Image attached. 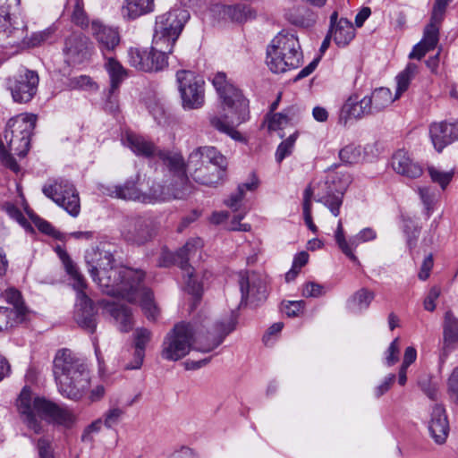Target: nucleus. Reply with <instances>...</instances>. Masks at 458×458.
Returning a JSON list of instances; mask_svg holds the SVG:
<instances>
[{
	"label": "nucleus",
	"mask_w": 458,
	"mask_h": 458,
	"mask_svg": "<svg viewBox=\"0 0 458 458\" xmlns=\"http://www.w3.org/2000/svg\"><path fill=\"white\" fill-rule=\"evenodd\" d=\"M88 271L101 291L129 302H140L148 319H155L157 307L152 292L143 285L145 273L140 269L117 266L111 251L89 250L85 254Z\"/></svg>",
	"instance_id": "1"
},
{
	"label": "nucleus",
	"mask_w": 458,
	"mask_h": 458,
	"mask_svg": "<svg viewBox=\"0 0 458 458\" xmlns=\"http://www.w3.org/2000/svg\"><path fill=\"white\" fill-rule=\"evenodd\" d=\"M53 371L58 391L64 397L79 401L89 392V370L84 360L71 350L62 349L56 352Z\"/></svg>",
	"instance_id": "2"
},
{
	"label": "nucleus",
	"mask_w": 458,
	"mask_h": 458,
	"mask_svg": "<svg viewBox=\"0 0 458 458\" xmlns=\"http://www.w3.org/2000/svg\"><path fill=\"white\" fill-rule=\"evenodd\" d=\"M17 407L23 417V422L35 434L42 432V425L34 411L48 423L70 427L75 421V415L67 407L60 406L44 397H36L32 400L30 390L27 387L22 389L17 400Z\"/></svg>",
	"instance_id": "3"
},
{
	"label": "nucleus",
	"mask_w": 458,
	"mask_h": 458,
	"mask_svg": "<svg viewBox=\"0 0 458 458\" xmlns=\"http://www.w3.org/2000/svg\"><path fill=\"white\" fill-rule=\"evenodd\" d=\"M213 85L224 105L235 114V122H229L227 116H213L210 118L211 125L217 131L225 133L233 140L243 141L242 134L234 129V123L240 124L249 116V101L243 97L242 91L227 81L224 72H217L213 79Z\"/></svg>",
	"instance_id": "4"
},
{
	"label": "nucleus",
	"mask_w": 458,
	"mask_h": 458,
	"mask_svg": "<svg viewBox=\"0 0 458 458\" xmlns=\"http://www.w3.org/2000/svg\"><path fill=\"white\" fill-rule=\"evenodd\" d=\"M187 165L194 182L211 187L224 180L228 163L216 148L203 146L196 148L189 155Z\"/></svg>",
	"instance_id": "5"
},
{
	"label": "nucleus",
	"mask_w": 458,
	"mask_h": 458,
	"mask_svg": "<svg viewBox=\"0 0 458 458\" xmlns=\"http://www.w3.org/2000/svg\"><path fill=\"white\" fill-rule=\"evenodd\" d=\"M126 141L128 147L138 156L158 157L173 174V182H177L179 186H187L191 189V192L192 191L193 187L186 173L188 165L181 153L157 149L152 142L136 134H128Z\"/></svg>",
	"instance_id": "6"
},
{
	"label": "nucleus",
	"mask_w": 458,
	"mask_h": 458,
	"mask_svg": "<svg viewBox=\"0 0 458 458\" xmlns=\"http://www.w3.org/2000/svg\"><path fill=\"white\" fill-rule=\"evenodd\" d=\"M273 43L267 50V64L273 72H285L299 67L302 54L297 38L293 35H279Z\"/></svg>",
	"instance_id": "7"
},
{
	"label": "nucleus",
	"mask_w": 458,
	"mask_h": 458,
	"mask_svg": "<svg viewBox=\"0 0 458 458\" xmlns=\"http://www.w3.org/2000/svg\"><path fill=\"white\" fill-rule=\"evenodd\" d=\"M190 18L188 11L174 9L156 18L153 39L156 49L162 51L173 47Z\"/></svg>",
	"instance_id": "8"
},
{
	"label": "nucleus",
	"mask_w": 458,
	"mask_h": 458,
	"mask_svg": "<svg viewBox=\"0 0 458 458\" xmlns=\"http://www.w3.org/2000/svg\"><path fill=\"white\" fill-rule=\"evenodd\" d=\"M201 248L202 241L200 238L191 239L175 254L165 253L161 264L165 267L172 263L179 266L182 270L187 291L194 295H199L201 285L194 274V268L188 262L200 251Z\"/></svg>",
	"instance_id": "9"
},
{
	"label": "nucleus",
	"mask_w": 458,
	"mask_h": 458,
	"mask_svg": "<svg viewBox=\"0 0 458 458\" xmlns=\"http://www.w3.org/2000/svg\"><path fill=\"white\" fill-rule=\"evenodd\" d=\"M196 332L189 323H178L165 336L161 356L163 359L176 361L185 357L194 344Z\"/></svg>",
	"instance_id": "10"
},
{
	"label": "nucleus",
	"mask_w": 458,
	"mask_h": 458,
	"mask_svg": "<svg viewBox=\"0 0 458 458\" xmlns=\"http://www.w3.org/2000/svg\"><path fill=\"white\" fill-rule=\"evenodd\" d=\"M352 182V176L347 172L329 171L326 180L320 184L323 195L318 199L337 216L343 204L344 194Z\"/></svg>",
	"instance_id": "11"
},
{
	"label": "nucleus",
	"mask_w": 458,
	"mask_h": 458,
	"mask_svg": "<svg viewBox=\"0 0 458 458\" xmlns=\"http://www.w3.org/2000/svg\"><path fill=\"white\" fill-rule=\"evenodd\" d=\"M158 231L157 221L146 216L126 217L121 224L122 238L132 245H144L152 241Z\"/></svg>",
	"instance_id": "12"
},
{
	"label": "nucleus",
	"mask_w": 458,
	"mask_h": 458,
	"mask_svg": "<svg viewBox=\"0 0 458 458\" xmlns=\"http://www.w3.org/2000/svg\"><path fill=\"white\" fill-rule=\"evenodd\" d=\"M178 89L183 108L197 109L205 101L204 80L194 72L181 70L176 72Z\"/></svg>",
	"instance_id": "13"
},
{
	"label": "nucleus",
	"mask_w": 458,
	"mask_h": 458,
	"mask_svg": "<svg viewBox=\"0 0 458 458\" xmlns=\"http://www.w3.org/2000/svg\"><path fill=\"white\" fill-rule=\"evenodd\" d=\"M418 66L415 64H408L406 68L397 75V89L395 97H392V92L387 88H379L375 89L369 97L370 102L371 111L373 115L382 112L394 100L407 90L411 79L417 73Z\"/></svg>",
	"instance_id": "14"
},
{
	"label": "nucleus",
	"mask_w": 458,
	"mask_h": 458,
	"mask_svg": "<svg viewBox=\"0 0 458 458\" xmlns=\"http://www.w3.org/2000/svg\"><path fill=\"white\" fill-rule=\"evenodd\" d=\"M44 195L63 208L73 217L81 211L79 192L75 186L67 180H60L53 184H45L42 188Z\"/></svg>",
	"instance_id": "15"
},
{
	"label": "nucleus",
	"mask_w": 458,
	"mask_h": 458,
	"mask_svg": "<svg viewBox=\"0 0 458 458\" xmlns=\"http://www.w3.org/2000/svg\"><path fill=\"white\" fill-rule=\"evenodd\" d=\"M164 47L162 51L156 49L154 40H152V46L149 50L130 48L128 51L129 63L137 70L143 72L162 71L167 67V55L173 51L166 47Z\"/></svg>",
	"instance_id": "16"
},
{
	"label": "nucleus",
	"mask_w": 458,
	"mask_h": 458,
	"mask_svg": "<svg viewBox=\"0 0 458 458\" xmlns=\"http://www.w3.org/2000/svg\"><path fill=\"white\" fill-rule=\"evenodd\" d=\"M239 284L242 293V303L244 301L253 307L264 302L267 297V278L256 272H241Z\"/></svg>",
	"instance_id": "17"
},
{
	"label": "nucleus",
	"mask_w": 458,
	"mask_h": 458,
	"mask_svg": "<svg viewBox=\"0 0 458 458\" xmlns=\"http://www.w3.org/2000/svg\"><path fill=\"white\" fill-rule=\"evenodd\" d=\"M39 77L31 70H26L7 80V87L11 91L13 99L17 103L30 102L38 91Z\"/></svg>",
	"instance_id": "18"
},
{
	"label": "nucleus",
	"mask_w": 458,
	"mask_h": 458,
	"mask_svg": "<svg viewBox=\"0 0 458 458\" xmlns=\"http://www.w3.org/2000/svg\"><path fill=\"white\" fill-rule=\"evenodd\" d=\"M236 318L232 314L229 318L218 321L211 331L204 335H194L195 349L202 352H209L219 346L226 335L235 329Z\"/></svg>",
	"instance_id": "19"
},
{
	"label": "nucleus",
	"mask_w": 458,
	"mask_h": 458,
	"mask_svg": "<svg viewBox=\"0 0 458 458\" xmlns=\"http://www.w3.org/2000/svg\"><path fill=\"white\" fill-rule=\"evenodd\" d=\"M63 54L69 65L85 62L90 56L89 39L81 32H72L64 38Z\"/></svg>",
	"instance_id": "20"
},
{
	"label": "nucleus",
	"mask_w": 458,
	"mask_h": 458,
	"mask_svg": "<svg viewBox=\"0 0 458 458\" xmlns=\"http://www.w3.org/2000/svg\"><path fill=\"white\" fill-rule=\"evenodd\" d=\"M191 194V189L187 186H179L177 182H172L170 186H165L153 181L148 191H143L142 203H156L169 201L171 199H185Z\"/></svg>",
	"instance_id": "21"
},
{
	"label": "nucleus",
	"mask_w": 458,
	"mask_h": 458,
	"mask_svg": "<svg viewBox=\"0 0 458 458\" xmlns=\"http://www.w3.org/2000/svg\"><path fill=\"white\" fill-rule=\"evenodd\" d=\"M376 232L370 228L362 229L357 235L351 238L349 241L345 239L343 222L340 219L335 233V240L338 248L342 252L346 255L352 261L358 262L357 257L353 253V250L360 243L372 241L376 239Z\"/></svg>",
	"instance_id": "22"
},
{
	"label": "nucleus",
	"mask_w": 458,
	"mask_h": 458,
	"mask_svg": "<svg viewBox=\"0 0 458 458\" xmlns=\"http://www.w3.org/2000/svg\"><path fill=\"white\" fill-rule=\"evenodd\" d=\"M105 68L110 77V89L108 90L106 109L109 112L117 110V91L121 83L128 76L127 70L114 57H108Z\"/></svg>",
	"instance_id": "23"
},
{
	"label": "nucleus",
	"mask_w": 458,
	"mask_h": 458,
	"mask_svg": "<svg viewBox=\"0 0 458 458\" xmlns=\"http://www.w3.org/2000/svg\"><path fill=\"white\" fill-rule=\"evenodd\" d=\"M369 97L359 99L357 95L350 96L342 106L338 123L345 126L350 119L360 120L364 117L373 115Z\"/></svg>",
	"instance_id": "24"
},
{
	"label": "nucleus",
	"mask_w": 458,
	"mask_h": 458,
	"mask_svg": "<svg viewBox=\"0 0 458 458\" xmlns=\"http://www.w3.org/2000/svg\"><path fill=\"white\" fill-rule=\"evenodd\" d=\"M429 136L435 149L441 152L446 146L458 140V122L433 123L429 126Z\"/></svg>",
	"instance_id": "25"
},
{
	"label": "nucleus",
	"mask_w": 458,
	"mask_h": 458,
	"mask_svg": "<svg viewBox=\"0 0 458 458\" xmlns=\"http://www.w3.org/2000/svg\"><path fill=\"white\" fill-rule=\"evenodd\" d=\"M76 323L89 333H94L97 327V310L92 300L86 294L81 293L77 300L74 313Z\"/></svg>",
	"instance_id": "26"
},
{
	"label": "nucleus",
	"mask_w": 458,
	"mask_h": 458,
	"mask_svg": "<svg viewBox=\"0 0 458 458\" xmlns=\"http://www.w3.org/2000/svg\"><path fill=\"white\" fill-rule=\"evenodd\" d=\"M428 428L430 437L436 444L443 445L445 443L449 434V422L445 410L442 405L437 403L433 406Z\"/></svg>",
	"instance_id": "27"
},
{
	"label": "nucleus",
	"mask_w": 458,
	"mask_h": 458,
	"mask_svg": "<svg viewBox=\"0 0 458 458\" xmlns=\"http://www.w3.org/2000/svg\"><path fill=\"white\" fill-rule=\"evenodd\" d=\"M24 21L18 16L7 15L0 9V38L10 39L8 44H18L24 38Z\"/></svg>",
	"instance_id": "28"
},
{
	"label": "nucleus",
	"mask_w": 458,
	"mask_h": 458,
	"mask_svg": "<svg viewBox=\"0 0 458 458\" xmlns=\"http://www.w3.org/2000/svg\"><path fill=\"white\" fill-rule=\"evenodd\" d=\"M91 32L102 51H112L120 42L119 32L115 29L98 21H92Z\"/></svg>",
	"instance_id": "29"
},
{
	"label": "nucleus",
	"mask_w": 458,
	"mask_h": 458,
	"mask_svg": "<svg viewBox=\"0 0 458 458\" xmlns=\"http://www.w3.org/2000/svg\"><path fill=\"white\" fill-rule=\"evenodd\" d=\"M104 310L119 324L122 332H129L133 327V318L131 309L123 304L102 301L99 302Z\"/></svg>",
	"instance_id": "30"
},
{
	"label": "nucleus",
	"mask_w": 458,
	"mask_h": 458,
	"mask_svg": "<svg viewBox=\"0 0 458 458\" xmlns=\"http://www.w3.org/2000/svg\"><path fill=\"white\" fill-rule=\"evenodd\" d=\"M393 169L409 178H417L422 174V168L418 164L412 162L409 155L404 150L396 151L392 157Z\"/></svg>",
	"instance_id": "31"
},
{
	"label": "nucleus",
	"mask_w": 458,
	"mask_h": 458,
	"mask_svg": "<svg viewBox=\"0 0 458 458\" xmlns=\"http://www.w3.org/2000/svg\"><path fill=\"white\" fill-rule=\"evenodd\" d=\"M140 175L127 180L123 185H114L108 189V194L122 199L137 200L142 202L143 191L138 188Z\"/></svg>",
	"instance_id": "32"
},
{
	"label": "nucleus",
	"mask_w": 458,
	"mask_h": 458,
	"mask_svg": "<svg viewBox=\"0 0 458 458\" xmlns=\"http://www.w3.org/2000/svg\"><path fill=\"white\" fill-rule=\"evenodd\" d=\"M134 337L133 360L125 365L126 369H138L141 367L145 357L146 345L151 338V332L147 328L140 327L135 330Z\"/></svg>",
	"instance_id": "33"
},
{
	"label": "nucleus",
	"mask_w": 458,
	"mask_h": 458,
	"mask_svg": "<svg viewBox=\"0 0 458 458\" xmlns=\"http://www.w3.org/2000/svg\"><path fill=\"white\" fill-rule=\"evenodd\" d=\"M438 40L439 35L437 34V30L432 26H426L423 38L414 46L409 57L420 60L428 51L433 50L437 47Z\"/></svg>",
	"instance_id": "34"
},
{
	"label": "nucleus",
	"mask_w": 458,
	"mask_h": 458,
	"mask_svg": "<svg viewBox=\"0 0 458 458\" xmlns=\"http://www.w3.org/2000/svg\"><path fill=\"white\" fill-rule=\"evenodd\" d=\"M329 34L339 47H344L354 38L355 29L350 21L341 18L334 30H329Z\"/></svg>",
	"instance_id": "35"
},
{
	"label": "nucleus",
	"mask_w": 458,
	"mask_h": 458,
	"mask_svg": "<svg viewBox=\"0 0 458 458\" xmlns=\"http://www.w3.org/2000/svg\"><path fill=\"white\" fill-rule=\"evenodd\" d=\"M375 298V293L368 288H360L356 291L348 300V308L352 312H362L367 310Z\"/></svg>",
	"instance_id": "36"
},
{
	"label": "nucleus",
	"mask_w": 458,
	"mask_h": 458,
	"mask_svg": "<svg viewBox=\"0 0 458 458\" xmlns=\"http://www.w3.org/2000/svg\"><path fill=\"white\" fill-rule=\"evenodd\" d=\"M25 321L24 310L22 308L14 310L8 307H0V332Z\"/></svg>",
	"instance_id": "37"
},
{
	"label": "nucleus",
	"mask_w": 458,
	"mask_h": 458,
	"mask_svg": "<svg viewBox=\"0 0 458 458\" xmlns=\"http://www.w3.org/2000/svg\"><path fill=\"white\" fill-rule=\"evenodd\" d=\"M299 114L297 106H290L284 112L276 113L272 115L268 122V129L270 131H277L287 125Z\"/></svg>",
	"instance_id": "38"
},
{
	"label": "nucleus",
	"mask_w": 458,
	"mask_h": 458,
	"mask_svg": "<svg viewBox=\"0 0 458 458\" xmlns=\"http://www.w3.org/2000/svg\"><path fill=\"white\" fill-rule=\"evenodd\" d=\"M458 341V319L448 310L445 314L444 342L445 344Z\"/></svg>",
	"instance_id": "39"
},
{
	"label": "nucleus",
	"mask_w": 458,
	"mask_h": 458,
	"mask_svg": "<svg viewBox=\"0 0 458 458\" xmlns=\"http://www.w3.org/2000/svg\"><path fill=\"white\" fill-rule=\"evenodd\" d=\"M130 17L135 19L154 10V0H127Z\"/></svg>",
	"instance_id": "40"
},
{
	"label": "nucleus",
	"mask_w": 458,
	"mask_h": 458,
	"mask_svg": "<svg viewBox=\"0 0 458 458\" xmlns=\"http://www.w3.org/2000/svg\"><path fill=\"white\" fill-rule=\"evenodd\" d=\"M68 4L72 6V21L81 28L89 26V18L84 11V4L82 0H68Z\"/></svg>",
	"instance_id": "41"
},
{
	"label": "nucleus",
	"mask_w": 458,
	"mask_h": 458,
	"mask_svg": "<svg viewBox=\"0 0 458 458\" xmlns=\"http://www.w3.org/2000/svg\"><path fill=\"white\" fill-rule=\"evenodd\" d=\"M339 157L344 163L358 164L363 159L361 147L349 144L339 151Z\"/></svg>",
	"instance_id": "42"
},
{
	"label": "nucleus",
	"mask_w": 458,
	"mask_h": 458,
	"mask_svg": "<svg viewBox=\"0 0 458 458\" xmlns=\"http://www.w3.org/2000/svg\"><path fill=\"white\" fill-rule=\"evenodd\" d=\"M26 27L24 28V30ZM55 30L49 27L44 30L33 32L30 38L25 39V37L21 40H24V43L30 47H36L43 43L48 42L53 38Z\"/></svg>",
	"instance_id": "43"
},
{
	"label": "nucleus",
	"mask_w": 458,
	"mask_h": 458,
	"mask_svg": "<svg viewBox=\"0 0 458 458\" xmlns=\"http://www.w3.org/2000/svg\"><path fill=\"white\" fill-rule=\"evenodd\" d=\"M3 296L4 300L13 305L11 309H13L14 310H20V308H22L24 310V320L28 319V316L30 314V310L25 306L21 293L14 289V288H9L4 291L3 293Z\"/></svg>",
	"instance_id": "44"
},
{
	"label": "nucleus",
	"mask_w": 458,
	"mask_h": 458,
	"mask_svg": "<svg viewBox=\"0 0 458 458\" xmlns=\"http://www.w3.org/2000/svg\"><path fill=\"white\" fill-rule=\"evenodd\" d=\"M297 136V133H293L279 144L276 152V162L281 163L286 157L292 154Z\"/></svg>",
	"instance_id": "45"
},
{
	"label": "nucleus",
	"mask_w": 458,
	"mask_h": 458,
	"mask_svg": "<svg viewBox=\"0 0 458 458\" xmlns=\"http://www.w3.org/2000/svg\"><path fill=\"white\" fill-rule=\"evenodd\" d=\"M420 227H419L411 219L403 220V232L407 235V245L412 249L416 245Z\"/></svg>",
	"instance_id": "46"
},
{
	"label": "nucleus",
	"mask_w": 458,
	"mask_h": 458,
	"mask_svg": "<svg viewBox=\"0 0 458 458\" xmlns=\"http://www.w3.org/2000/svg\"><path fill=\"white\" fill-rule=\"evenodd\" d=\"M123 414L124 411L123 409L114 407L104 413L102 421L106 428H111L120 422Z\"/></svg>",
	"instance_id": "47"
},
{
	"label": "nucleus",
	"mask_w": 458,
	"mask_h": 458,
	"mask_svg": "<svg viewBox=\"0 0 458 458\" xmlns=\"http://www.w3.org/2000/svg\"><path fill=\"white\" fill-rule=\"evenodd\" d=\"M428 173L431 180L437 182L442 189H445L451 182L454 173L453 172H441L435 167H429Z\"/></svg>",
	"instance_id": "48"
},
{
	"label": "nucleus",
	"mask_w": 458,
	"mask_h": 458,
	"mask_svg": "<svg viewBox=\"0 0 458 458\" xmlns=\"http://www.w3.org/2000/svg\"><path fill=\"white\" fill-rule=\"evenodd\" d=\"M68 273L72 276L73 288L77 291V300H80V294L85 293L84 290L87 287L84 277L78 272L75 267H67Z\"/></svg>",
	"instance_id": "49"
},
{
	"label": "nucleus",
	"mask_w": 458,
	"mask_h": 458,
	"mask_svg": "<svg viewBox=\"0 0 458 458\" xmlns=\"http://www.w3.org/2000/svg\"><path fill=\"white\" fill-rule=\"evenodd\" d=\"M446 7L439 3L435 2L431 13L430 21L427 26H432L437 30V34L439 35V24L444 19Z\"/></svg>",
	"instance_id": "50"
},
{
	"label": "nucleus",
	"mask_w": 458,
	"mask_h": 458,
	"mask_svg": "<svg viewBox=\"0 0 458 458\" xmlns=\"http://www.w3.org/2000/svg\"><path fill=\"white\" fill-rule=\"evenodd\" d=\"M37 449L39 458H55L51 440L40 437L37 441Z\"/></svg>",
	"instance_id": "51"
},
{
	"label": "nucleus",
	"mask_w": 458,
	"mask_h": 458,
	"mask_svg": "<svg viewBox=\"0 0 458 458\" xmlns=\"http://www.w3.org/2000/svg\"><path fill=\"white\" fill-rule=\"evenodd\" d=\"M148 108L149 113L159 125L165 124L166 123L167 114L165 106L162 104L155 102L150 105Z\"/></svg>",
	"instance_id": "52"
},
{
	"label": "nucleus",
	"mask_w": 458,
	"mask_h": 458,
	"mask_svg": "<svg viewBox=\"0 0 458 458\" xmlns=\"http://www.w3.org/2000/svg\"><path fill=\"white\" fill-rule=\"evenodd\" d=\"M70 86L73 89H97L96 83L91 80L89 76L87 75L72 78L70 81Z\"/></svg>",
	"instance_id": "53"
},
{
	"label": "nucleus",
	"mask_w": 458,
	"mask_h": 458,
	"mask_svg": "<svg viewBox=\"0 0 458 458\" xmlns=\"http://www.w3.org/2000/svg\"><path fill=\"white\" fill-rule=\"evenodd\" d=\"M305 302L303 301H288L287 304L284 305V312L289 318H294L303 310Z\"/></svg>",
	"instance_id": "54"
},
{
	"label": "nucleus",
	"mask_w": 458,
	"mask_h": 458,
	"mask_svg": "<svg viewBox=\"0 0 458 458\" xmlns=\"http://www.w3.org/2000/svg\"><path fill=\"white\" fill-rule=\"evenodd\" d=\"M398 338H395L389 345L386 351V364L388 366H392L396 363L399 360V346H398Z\"/></svg>",
	"instance_id": "55"
},
{
	"label": "nucleus",
	"mask_w": 458,
	"mask_h": 458,
	"mask_svg": "<svg viewBox=\"0 0 458 458\" xmlns=\"http://www.w3.org/2000/svg\"><path fill=\"white\" fill-rule=\"evenodd\" d=\"M216 8L221 9V13H223L224 17H228L233 21H241L242 14V11L238 6L232 5H216Z\"/></svg>",
	"instance_id": "56"
},
{
	"label": "nucleus",
	"mask_w": 458,
	"mask_h": 458,
	"mask_svg": "<svg viewBox=\"0 0 458 458\" xmlns=\"http://www.w3.org/2000/svg\"><path fill=\"white\" fill-rule=\"evenodd\" d=\"M419 385L424 394L431 400H437L438 389L437 386L435 383H432L428 379L421 380L419 382Z\"/></svg>",
	"instance_id": "57"
},
{
	"label": "nucleus",
	"mask_w": 458,
	"mask_h": 458,
	"mask_svg": "<svg viewBox=\"0 0 458 458\" xmlns=\"http://www.w3.org/2000/svg\"><path fill=\"white\" fill-rule=\"evenodd\" d=\"M440 290L437 287H432L424 300V308L428 311H433L436 309L435 301L439 297Z\"/></svg>",
	"instance_id": "58"
},
{
	"label": "nucleus",
	"mask_w": 458,
	"mask_h": 458,
	"mask_svg": "<svg viewBox=\"0 0 458 458\" xmlns=\"http://www.w3.org/2000/svg\"><path fill=\"white\" fill-rule=\"evenodd\" d=\"M103 424L104 423L102 421V419H98V420H96L95 421H93L91 424H89L85 428V430L81 436V440L84 442H86V441L91 442L92 441L91 434L95 433V432H98Z\"/></svg>",
	"instance_id": "59"
},
{
	"label": "nucleus",
	"mask_w": 458,
	"mask_h": 458,
	"mask_svg": "<svg viewBox=\"0 0 458 458\" xmlns=\"http://www.w3.org/2000/svg\"><path fill=\"white\" fill-rule=\"evenodd\" d=\"M322 293V285L313 282L306 284L302 289V295L305 297H318Z\"/></svg>",
	"instance_id": "60"
},
{
	"label": "nucleus",
	"mask_w": 458,
	"mask_h": 458,
	"mask_svg": "<svg viewBox=\"0 0 458 458\" xmlns=\"http://www.w3.org/2000/svg\"><path fill=\"white\" fill-rule=\"evenodd\" d=\"M433 267V257L429 254L423 260V263L420 267V271L419 273V278L421 280H426L429 276V272Z\"/></svg>",
	"instance_id": "61"
},
{
	"label": "nucleus",
	"mask_w": 458,
	"mask_h": 458,
	"mask_svg": "<svg viewBox=\"0 0 458 458\" xmlns=\"http://www.w3.org/2000/svg\"><path fill=\"white\" fill-rule=\"evenodd\" d=\"M395 380V375L394 374H389L384 380V382L379 385L376 388V395L377 397L383 395L386 392H387L390 388V386L393 385V383Z\"/></svg>",
	"instance_id": "62"
},
{
	"label": "nucleus",
	"mask_w": 458,
	"mask_h": 458,
	"mask_svg": "<svg viewBox=\"0 0 458 458\" xmlns=\"http://www.w3.org/2000/svg\"><path fill=\"white\" fill-rule=\"evenodd\" d=\"M448 389L458 400V367L454 369L448 379Z\"/></svg>",
	"instance_id": "63"
},
{
	"label": "nucleus",
	"mask_w": 458,
	"mask_h": 458,
	"mask_svg": "<svg viewBox=\"0 0 458 458\" xmlns=\"http://www.w3.org/2000/svg\"><path fill=\"white\" fill-rule=\"evenodd\" d=\"M244 194H243V187H238L237 192L233 193L230 198L225 201V204L232 208H236L242 199Z\"/></svg>",
	"instance_id": "64"
}]
</instances>
